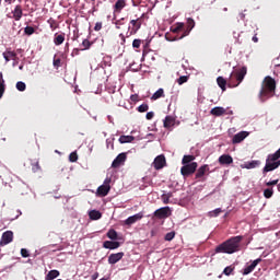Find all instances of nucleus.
I'll use <instances>...</instances> for the list:
<instances>
[{
    "label": "nucleus",
    "mask_w": 280,
    "mask_h": 280,
    "mask_svg": "<svg viewBox=\"0 0 280 280\" xmlns=\"http://www.w3.org/2000/svg\"><path fill=\"white\" fill-rule=\"evenodd\" d=\"M242 240L244 236H232L215 247V253H223L225 255H233V253H240L242 250Z\"/></svg>",
    "instance_id": "f257e3e1"
},
{
    "label": "nucleus",
    "mask_w": 280,
    "mask_h": 280,
    "mask_svg": "<svg viewBox=\"0 0 280 280\" xmlns=\"http://www.w3.org/2000/svg\"><path fill=\"white\" fill-rule=\"evenodd\" d=\"M275 91H277V81L270 75L266 77L261 83V89L259 92V97L261 102H266L269 97L275 96Z\"/></svg>",
    "instance_id": "f03ea898"
},
{
    "label": "nucleus",
    "mask_w": 280,
    "mask_h": 280,
    "mask_svg": "<svg viewBox=\"0 0 280 280\" xmlns=\"http://www.w3.org/2000/svg\"><path fill=\"white\" fill-rule=\"evenodd\" d=\"M280 166V148L272 154H269L266 159L265 167L262 168V174H268V172H275Z\"/></svg>",
    "instance_id": "7ed1b4c3"
},
{
    "label": "nucleus",
    "mask_w": 280,
    "mask_h": 280,
    "mask_svg": "<svg viewBox=\"0 0 280 280\" xmlns=\"http://www.w3.org/2000/svg\"><path fill=\"white\" fill-rule=\"evenodd\" d=\"M248 69L246 66L242 67L240 70H236L230 74V78L228 80V86L230 89H235V86H240L242 82L244 81V78H246Z\"/></svg>",
    "instance_id": "20e7f679"
},
{
    "label": "nucleus",
    "mask_w": 280,
    "mask_h": 280,
    "mask_svg": "<svg viewBox=\"0 0 280 280\" xmlns=\"http://www.w3.org/2000/svg\"><path fill=\"white\" fill-rule=\"evenodd\" d=\"M196 170H198V163L192 162L190 164H185L184 166H182L180 174L182 176H184V178H189L191 174H196Z\"/></svg>",
    "instance_id": "39448f33"
},
{
    "label": "nucleus",
    "mask_w": 280,
    "mask_h": 280,
    "mask_svg": "<svg viewBox=\"0 0 280 280\" xmlns=\"http://www.w3.org/2000/svg\"><path fill=\"white\" fill-rule=\"evenodd\" d=\"M109 191H110V178H106L104 180V185H101L97 188L96 195L100 196V198H105V196H108Z\"/></svg>",
    "instance_id": "423d86ee"
},
{
    "label": "nucleus",
    "mask_w": 280,
    "mask_h": 280,
    "mask_svg": "<svg viewBox=\"0 0 280 280\" xmlns=\"http://www.w3.org/2000/svg\"><path fill=\"white\" fill-rule=\"evenodd\" d=\"M154 218H158V220H165L166 218H170L172 215V210L170 207H163L154 211L153 213Z\"/></svg>",
    "instance_id": "0eeeda50"
},
{
    "label": "nucleus",
    "mask_w": 280,
    "mask_h": 280,
    "mask_svg": "<svg viewBox=\"0 0 280 280\" xmlns=\"http://www.w3.org/2000/svg\"><path fill=\"white\" fill-rule=\"evenodd\" d=\"M207 172H209V166L207 164H203L197 170L195 174V180H197L198 183H205V180H207V177H205Z\"/></svg>",
    "instance_id": "6e6552de"
},
{
    "label": "nucleus",
    "mask_w": 280,
    "mask_h": 280,
    "mask_svg": "<svg viewBox=\"0 0 280 280\" xmlns=\"http://www.w3.org/2000/svg\"><path fill=\"white\" fill-rule=\"evenodd\" d=\"M196 26V22L194 19H188L187 21V28L184 31V33L179 36H175L174 40H182V38H185V36H189V32H191V28Z\"/></svg>",
    "instance_id": "1a4fd4ad"
},
{
    "label": "nucleus",
    "mask_w": 280,
    "mask_h": 280,
    "mask_svg": "<svg viewBox=\"0 0 280 280\" xmlns=\"http://www.w3.org/2000/svg\"><path fill=\"white\" fill-rule=\"evenodd\" d=\"M14 240V233L12 231H7L2 234L0 246H8Z\"/></svg>",
    "instance_id": "9d476101"
},
{
    "label": "nucleus",
    "mask_w": 280,
    "mask_h": 280,
    "mask_svg": "<svg viewBox=\"0 0 280 280\" xmlns=\"http://www.w3.org/2000/svg\"><path fill=\"white\" fill-rule=\"evenodd\" d=\"M139 220H143V212H139L137 214H133L125 220V224L127 226H132V224L139 222Z\"/></svg>",
    "instance_id": "9b49d317"
},
{
    "label": "nucleus",
    "mask_w": 280,
    "mask_h": 280,
    "mask_svg": "<svg viewBox=\"0 0 280 280\" xmlns=\"http://www.w3.org/2000/svg\"><path fill=\"white\" fill-rule=\"evenodd\" d=\"M165 155H158L153 161L154 170H163L165 167Z\"/></svg>",
    "instance_id": "f8f14e48"
},
{
    "label": "nucleus",
    "mask_w": 280,
    "mask_h": 280,
    "mask_svg": "<svg viewBox=\"0 0 280 280\" xmlns=\"http://www.w3.org/2000/svg\"><path fill=\"white\" fill-rule=\"evenodd\" d=\"M126 159H128L126 153H119L116 156V159L113 161L112 167H114V168L120 167V165H124V163H126Z\"/></svg>",
    "instance_id": "ddd939ff"
},
{
    "label": "nucleus",
    "mask_w": 280,
    "mask_h": 280,
    "mask_svg": "<svg viewBox=\"0 0 280 280\" xmlns=\"http://www.w3.org/2000/svg\"><path fill=\"white\" fill-rule=\"evenodd\" d=\"M121 259H124V252L110 254L108 256V264H110L112 266H115V264H117L118 261H121Z\"/></svg>",
    "instance_id": "4468645a"
},
{
    "label": "nucleus",
    "mask_w": 280,
    "mask_h": 280,
    "mask_svg": "<svg viewBox=\"0 0 280 280\" xmlns=\"http://www.w3.org/2000/svg\"><path fill=\"white\" fill-rule=\"evenodd\" d=\"M142 23H143V20L141 18H138L136 20H131L130 21L131 34H137V32H139V30H141Z\"/></svg>",
    "instance_id": "2eb2a0df"
},
{
    "label": "nucleus",
    "mask_w": 280,
    "mask_h": 280,
    "mask_svg": "<svg viewBox=\"0 0 280 280\" xmlns=\"http://www.w3.org/2000/svg\"><path fill=\"white\" fill-rule=\"evenodd\" d=\"M261 264V258H258L256 260H254L249 266L245 267L243 269V275H250V272H253V270H255V268H257V265Z\"/></svg>",
    "instance_id": "dca6fc26"
},
{
    "label": "nucleus",
    "mask_w": 280,
    "mask_h": 280,
    "mask_svg": "<svg viewBox=\"0 0 280 280\" xmlns=\"http://www.w3.org/2000/svg\"><path fill=\"white\" fill-rule=\"evenodd\" d=\"M121 246V244L117 241H105L103 243V248H107L109 250H115L117 248H119Z\"/></svg>",
    "instance_id": "f3484780"
},
{
    "label": "nucleus",
    "mask_w": 280,
    "mask_h": 280,
    "mask_svg": "<svg viewBox=\"0 0 280 280\" xmlns=\"http://www.w3.org/2000/svg\"><path fill=\"white\" fill-rule=\"evenodd\" d=\"M246 137H248V131H241V132L234 135V137L232 139V143H242V141H244V139H246Z\"/></svg>",
    "instance_id": "a211bd4d"
},
{
    "label": "nucleus",
    "mask_w": 280,
    "mask_h": 280,
    "mask_svg": "<svg viewBox=\"0 0 280 280\" xmlns=\"http://www.w3.org/2000/svg\"><path fill=\"white\" fill-rule=\"evenodd\" d=\"M14 21H19L20 19H23V8L18 4L14 10L12 11Z\"/></svg>",
    "instance_id": "6ab92c4d"
},
{
    "label": "nucleus",
    "mask_w": 280,
    "mask_h": 280,
    "mask_svg": "<svg viewBox=\"0 0 280 280\" xmlns=\"http://www.w3.org/2000/svg\"><path fill=\"white\" fill-rule=\"evenodd\" d=\"M171 32L173 34H179V32H183V34L185 33V23H176L175 25L171 26Z\"/></svg>",
    "instance_id": "aec40b11"
},
{
    "label": "nucleus",
    "mask_w": 280,
    "mask_h": 280,
    "mask_svg": "<svg viewBox=\"0 0 280 280\" xmlns=\"http://www.w3.org/2000/svg\"><path fill=\"white\" fill-rule=\"evenodd\" d=\"M220 165H231L233 163V158L229 154H223L219 158Z\"/></svg>",
    "instance_id": "412c9836"
},
{
    "label": "nucleus",
    "mask_w": 280,
    "mask_h": 280,
    "mask_svg": "<svg viewBox=\"0 0 280 280\" xmlns=\"http://www.w3.org/2000/svg\"><path fill=\"white\" fill-rule=\"evenodd\" d=\"M226 114V109L224 107H214L210 110V115L214 117H222V115Z\"/></svg>",
    "instance_id": "4be33fe9"
},
{
    "label": "nucleus",
    "mask_w": 280,
    "mask_h": 280,
    "mask_svg": "<svg viewBox=\"0 0 280 280\" xmlns=\"http://www.w3.org/2000/svg\"><path fill=\"white\" fill-rule=\"evenodd\" d=\"M124 8H126V0H117L116 3L114 4V12H116L117 14H120Z\"/></svg>",
    "instance_id": "5701e85b"
},
{
    "label": "nucleus",
    "mask_w": 280,
    "mask_h": 280,
    "mask_svg": "<svg viewBox=\"0 0 280 280\" xmlns=\"http://www.w3.org/2000/svg\"><path fill=\"white\" fill-rule=\"evenodd\" d=\"M5 62H10V60H16V52L12 50H7L2 54Z\"/></svg>",
    "instance_id": "b1692460"
},
{
    "label": "nucleus",
    "mask_w": 280,
    "mask_h": 280,
    "mask_svg": "<svg viewBox=\"0 0 280 280\" xmlns=\"http://www.w3.org/2000/svg\"><path fill=\"white\" fill-rule=\"evenodd\" d=\"M261 162L259 160H254L252 162H247L245 164L246 170H255V167H259Z\"/></svg>",
    "instance_id": "393cba45"
},
{
    "label": "nucleus",
    "mask_w": 280,
    "mask_h": 280,
    "mask_svg": "<svg viewBox=\"0 0 280 280\" xmlns=\"http://www.w3.org/2000/svg\"><path fill=\"white\" fill-rule=\"evenodd\" d=\"M58 277H60V271L54 269V270H50L47 276H46V280H54V279H58Z\"/></svg>",
    "instance_id": "a878e982"
},
{
    "label": "nucleus",
    "mask_w": 280,
    "mask_h": 280,
    "mask_svg": "<svg viewBox=\"0 0 280 280\" xmlns=\"http://www.w3.org/2000/svg\"><path fill=\"white\" fill-rule=\"evenodd\" d=\"M3 93H5V80L3 79V72H0V100L3 97Z\"/></svg>",
    "instance_id": "bb28decb"
},
{
    "label": "nucleus",
    "mask_w": 280,
    "mask_h": 280,
    "mask_svg": "<svg viewBox=\"0 0 280 280\" xmlns=\"http://www.w3.org/2000/svg\"><path fill=\"white\" fill-rule=\"evenodd\" d=\"M217 84H218V86L221 88L222 91H226L228 82H226V79H224V77L217 78Z\"/></svg>",
    "instance_id": "cd10ccee"
},
{
    "label": "nucleus",
    "mask_w": 280,
    "mask_h": 280,
    "mask_svg": "<svg viewBox=\"0 0 280 280\" xmlns=\"http://www.w3.org/2000/svg\"><path fill=\"white\" fill-rule=\"evenodd\" d=\"M62 43H65V34H55L54 44L60 46Z\"/></svg>",
    "instance_id": "c85d7f7f"
},
{
    "label": "nucleus",
    "mask_w": 280,
    "mask_h": 280,
    "mask_svg": "<svg viewBox=\"0 0 280 280\" xmlns=\"http://www.w3.org/2000/svg\"><path fill=\"white\" fill-rule=\"evenodd\" d=\"M192 161H196V156H194V155H184L183 160H182V164L183 165H190V163H192Z\"/></svg>",
    "instance_id": "c756f323"
},
{
    "label": "nucleus",
    "mask_w": 280,
    "mask_h": 280,
    "mask_svg": "<svg viewBox=\"0 0 280 280\" xmlns=\"http://www.w3.org/2000/svg\"><path fill=\"white\" fill-rule=\"evenodd\" d=\"M161 97H165V91L163 89H159L152 96L151 100H161Z\"/></svg>",
    "instance_id": "7c9ffc66"
},
{
    "label": "nucleus",
    "mask_w": 280,
    "mask_h": 280,
    "mask_svg": "<svg viewBox=\"0 0 280 280\" xmlns=\"http://www.w3.org/2000/svg\"><path fill=\"white\" fill-rule=\"evenodd\" d=\"M135 136H120L119 143H132Z\"/></svg>",
    "instance_id": "2f4dec72"
},
{
    "label": "nucleus",
    "mask_w": 280,
    "mask_h": 280,
    "mask_svg": "<svg viewBox=\"0 0 280 280\" xmlns=\"http://www.w3.org/2000/svg\"><path fill=\"white\" fill-rule=\"evenodd\" d=\"M90 220H100L102 218V212L97 210H92L89 213Z\"/></svg>",
    "instance_id": "473e14b6"
},
{
    "label": "nucleus",
    "mask_w": 280,
    "mask_h": 280,
    "mask_svg": "<svg viewBox=\"0 0 280 280\" xmlns=\"http://www.w3.org/2000/svg\"><path fill=\"white\" fill-rule=\"evenodd\" d=\"M174 117L166 116L164 119V128H172V126H174Z\"/></svg>",
    "instance_id": "72a5a7b5"
},
{
    "label": "nucleus",
    "mask_w": 280,
    "mask_h": 280,
    "mask_svg": "<svg viewBox=\"0 0 280 280\" xmlns=\"http://www.w3.org/2000/svg\"><path fill=\"white\" fill-rule=\"evenodd\" d=\"M81 45L83 47L81 51H86V49H91V45H93V43H91L89 39H83Z\"/></svg>",
    "instance_id": "f704fd0d"
},
{
    "label": "nucleus",
    "mask_w": 280,
    "mask_h": 280,
    "mask_svg": "<svg viewBox=\"0 0 280 280\" xmlns=\"http://www.w3.org/2000/svg\"><path fill=\"white\" fill-rule=\"evenodd\" d=\"M31 165H32V171L33 172H39L40 164L38 163L37 160H32Z\"/></svg>",
    "instance_id": "c9c22d12"
},
{
    "label": "nucleus",
    "mask_w": 280,
    "mask_h": 280,
    "mask_svg": "<svg viewBox=\"0 0 280 280\" xmlns=\"http://www.w3.org/2000/svg\"><path fill=\"white\" fill-rule=\"evenodd\" d=\"M15 88H16L18 91L23 92V91H25V89H27V85L25 84V82L19 81L15 84Z\"/></svg>",
    "instance_id": "e433bc0d"
},
{
    "label": "nucleus",
    "mask_w": 280,
    "mask_h": 280,
    "mask_svg": "<svg viewBox=\"0 0 280 280\" xmlns=\"http://www.w3.org/2000/svg\"><path fill=\"white\" fill-rule=\"evenodd\" d=\"M149 109H150V106L147 103H143L137 108L138 113H148Z\"/></svg>",
    "instance_id": "4c0bfd02"
},
{
    "label": "nucleus",
    "mask_w": 280,
    "mask_h": 280,
    "mask_svg": "<svg viewBox=\"0 0 280 280\" xmlns=\"http://www.w3.org/2000/svg\"><path fill=\"white\" fill-rule=\"evenodd\" d=\"M174 237H176V232H168L165 234L164 240L165 242H172V240H174Z\"/></svg>",
    "instance_id": "58836bf2"
},
{
    "label": "nucleus",
    "mask_w": 280,
    "mask_h": 280,
    "mask_svg": "<svg viewBox=\"0 0 280 280\" xmlns=\"http://www.w3.org/2000/svg\"><path fill=\"white\" fill-rule=\"evenodd\" d=\"M107 237L109 240H117V231H115V229H110L108 232H107Z\"/></svg>",
    "instance_id": "ea45409f"
},
{
    "label": "nucleus",
    "mask_w": 280,
    "mask_h": 280,
    "mask_svg": "<svg viewBox=\"0 0 280 280\" xmlns=\"http://www.w3.org/2000/svg\"><path fill=\"white\" fill-rule=\"evenodd\" d=\"M273 194H275V190H272V188H266L265 190H264V196L268 199V198H270L271 196H273Z\"/></svg>",
    "instance_id": "a19ab883"
},
{
    "label": "nucleus",
    "mask_w": 280,
    "mask_h": 280,
    "mask_svg": "<svg viewBox=\"0 0 280 280\" xmlns=\"http://www.w3.org/2000/svg\"><path fill=\"white\" fill-rule=\"evenodd\" d=\"M70 163H75L78 161V152H71L69 155Z\"/></svg>",
    "instance_id": "79ce46f5"
},
{
    "label": "nucleus",
    "mask_w": 280,
    "mask_h": 280,
    "mask_svg": "<svg viewBox=\"0 0 280 280\" xmlns=\"http://www.w3.org/2000/svg\"><path fill=\"white\" fill-rule=\"evenodd\" d=\"M188 80H189V77H187V75H182V77H179V78L177 79V84H179V86H180V85L185 84V82H187Z\"/></svg>",
    "instance_id": "37998d69"
},
{
    "label": "nucleus",
    "mask_w": 280,
    "mask_h": 280,
    "mask_svg": "<svg viewBox=\"0 0 280 280\" xmlns=\"http://www.w3.org/2000/svg\"><path fill=\"white\" fill-rule=\"evenodd\" d=\"M34 32H36V30H34V27H32V26H26L24 28V34H26V36H32V34H34Z\"/></svg>",
    "instance_id": "c03bdc74"
},
{
    "label": "nucleus",
    "mask_w": 280,
    "mask_h": 280,
    "mask_svg": "<svg viewBox=\"0 0 280 280\" xmlns=\"http://www.w3.org/2000/svg\"><path fill=\"white\" fill-rule=\"evenodd\" d=\"M221 212H222V209L221 208H217L215 210L210 212V217L211 218H218V215H220Z\"/></svg>",
    "instance_id": "a18cd8bd"
},
{
    "label": "nucleus",
    "mask_w": 280,
    "mask_h": 280,
    "mask_svg": "<svg viewBox=\"0 0 280 280\" xmlns=\"http://www.w3.org/2000/svg\"><path fill=\"white\" fill-rule=\"evenodd\" d=\"M234 268L232 266L225 267L223 270V275H225V277H230V275L233 272Z\"/></svg>",
    "instance_id": "49530a36"
},
{
    "label": "nucleus",
    "mask_w": 280,
    "mask_h": 280,
    "mask_svg": "<svg viewBox=\"0 0 280 280\" xmlns=\"http://www.w3.org/2000/svg\"><path fill=\"white\" fill-rule=\"evenodd\" d=\"M124 21H126L125 18H121L120 20H117L115 22V25H116V30H121V25H124Z\"/></svg>",
    "instance_id": "de8ad7c7"
},
{
    "label": "nucleus",
    "mask_w": 280,
    "mask_h": 280,
    "mask_svg": "<svg viewBox=\"0 0 280 280\" xmlns=\"http://www.w3.org/2000/svg\"><path fill=\"white\" fill-rule=\"evenodd\" d=\"M139 47H141V39H133L132 48L133 49H139Z\"/></svg>",
    "instance_id": "09e8293b"
},
{
    "label": "nucleus",
    "mask_w": 280,
    "mask_h": 280,
    "mask_svg": "<svg viewBox=\"0 0 280 280\" xmlns=\"http://www.w3.org/2000/svg\"><path fill=\"white\" fill-rule=\"evenodd\" d=\"M61 62H62V60L60 58H58V59L55 58L52 61L55 69H58L60 67Z\"/></svg>",
    "instance_id": "8fccbe9b"
},
{
    "label": "nucleus",
    "mask_w": 280,
    "mask_h": 280,
    "mask_svg": "<svg viewBox=\"0 0 280 280\" xmlns=\"http://www.w3.org/2000/svg\"><path fill=\"white\" fill-rule=\"evenodd\" d=\"M278 184H279V179H273L271 182H267L266 186L267 187H275V185H278Z\"/></svg>",
    "instance_id": "3c124183"
},
{
    "label": "nucleus",
    "mask_w": 280,
    "mask_h": 280,
    "mask_svg": "<svg viewBox=\"0 0 280 280\" xmlns=\"http://www.w3.org/2000/svg\"><path fill=\"white\" fill-rule=\"evenodd\" d=\"M162 202L164 205H170V197L166 194L162 195Z\"/></svg>",
    "instance_id": "603ef678"
},
{
    "label": "nucleus",
    "mask_w": 280,
    "mask_h": 280,
    "mask_svg": "<svg viewBox=\"0 0 280 280\" xmlns=\"http://www.w3.org/2000/svg\"><path fill=\"white\" fill-rule=\"evenodd\" d=\"M21 256L24 258H27V257H30V252L26 248H22Z\"/></svg>",
    "instance_id": "864d4df0"
},
{
    "label": "nucleus",
    "mask_w": 280,
    "mask_h": 280,
    "mask_svg": "<svg viewBox=\"0 0 280 280\" xmlns=\"http://www.w3.org/2000/svg\"><path fill=\"white\" fill-rule=\"evenodd\" d=\"M100 30H102V22H96L94 26V31L100 32Z\"/></svg>",
    "instance_id": "5fc2aeb1"
},
{
    "label": "nucleus",
    "mask_w": 280,
    "mask_h": 280,
    "mask_svg": "<svg viewBox=\"0 0 280 280\" xmlns=\"http://www.w3.org/2000/svg\"><path fill=\"white\" fill-rule=\"evenodd\" d=\"M145 117H147L148 120L154 119V112H148Z\"/></svg>",
    "instance_id": "6e6d98bb"
},
{
    "label": "nucleus",
    "mask_w": 280,
    "mask_h": 280,
    "mask_svg": "<svg viewBox=\"0 0 280 280\" xmlns=\"http://www.w3.org/2000/svg\"><path fill=\"white\" fill-rule=\"evenodd\" d=\"M131 102H138L139 101V94H132L130 96Z\"/></svg>",
    "instance_id": "4d7b16f0"
},
{
    "label": "nucleus",
    "mask_w": 280,
    "mask_h": 280,
    "mask_svg": "<svg viewBox=\"0 0 280 280\" xmlns=\"http://www.w3.org/2000/svg\"><path fill=\"white\" fill-rule=\"evenodd\" d=\"M71 56H80V49L74 48V49L72 50Z\"/></svg>",
    "instance_id": "13d9d810"
},
{
    "label": "nucleus",
    "mask_w": 280,
    "mask_h": 280,
    "mask_svg": "<svg viewBox=\"0 0 280 280\" xmlns=\"http://www.w3.org/2000/svg\"><path fill=\"white\" fill-rule=\"evenodd\" d=\"M156 233H159V230L156 229L151 230V237H155Z\"/></svg>",
    "instance_id": "bf43d9fd"
},
{
    "label": "nucleus",
    "mask_w": 280,
    "mask_h": 280,
    "mask_svg": "<svg viewBox=\"0 0 280 280\" xmlns=\"http://www.w3.org/2000/svg\"><path fill=\"white\" fill-rule=\"evenodd\" d=\"M253 43H259V38H257V34L252 38Z\"/></svg>",
    "instance_id": "052dcab7"
},
{
    "label": "nucleus",
    "mask_w": 280,
    "mask_h": 280,
    "mask_svg": "<svg viewBox=\"0 0 280 280\" xmlns=\"http://www.w3.org/2000/svg\"><path fill=\"white\" fill-rule=\"evenodd\" d=\"M168 199L174 197V192H166Z\"/></svg>",
    "instance_id": "680f3d73"
},
{
    "label": "nucleus",
    "mask_w": 280,
    "mask_h": 280,
    "mask_svg": "<svg viewBox=\"0 0 280 280\" xmlns=\"http://www.w3.org/2000/svg\"><path fill=\"white\" fill-rule=\"evenodd\" d=\"M4 1H5V3H8L9 5H11V3H12L13 0H4Z\"/></svg>",
    "instance_id": "e2e57ef3"
},
{
    "label": "nucleus",
    "mask_w": 280,
    "mask_h": 280,
    "mask_svg": "<svg viewBox=\"0 0 280 280\" xmlns=\"http://www.w3.org/2000/svg\"><path fill=\"white\" fill-rule=\"evenodd\" d=\"M66 51H69V43L66 44Z\"/></svg>",
    "instance_id": "0e129e2a"
},
{
    "label": "nucleus",
    "mask_w": 280,
    "mask_h": 280,
    "mask_svg": "<svg viewBox=\"0 0 280 280\" xmlns=\"http://www.w3.org/2000/svg\"><path fill=\"white\" fill-rule=\"evenodd\" d=\"M226 115H233V110L228 112Z\"/></svg>",
    "instance_id": "69168bd1"
},
{
    "label": "nucleus",
    "mask_w": 280,
    "mask_h": 280,
    "mask_svg": "<svg viewBox=\"0 0 280 280\" xmlns=\"http://www.w3.org/2000/svg\"><path fill=\"white\" fill-rule=\"evenodd\" d=\"M277 187H278V191H280V184H278V186H277Z\"/></svg>",
    "instance_id": "338daca9"
},
{
    "label": "nucleus",
    "mask_w": 280,
    "mask_h": 280,
    "mask_svg": "<svg viewBox=\"0 0 280 280\" xmlns=\"http://www.w3.org/2000/svg\"><path fill=\"white\" fill-rule=\"evenodd\" d=\"M223 10H224V12H228V11H229V9H228V8H224Z\"/></svg>",
    "instance_id": "774afa93"
}]
</instances>
